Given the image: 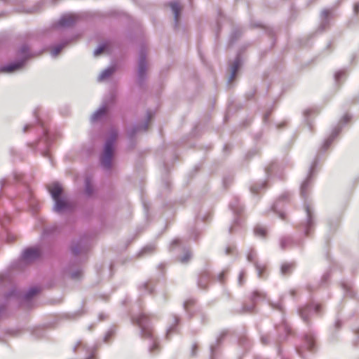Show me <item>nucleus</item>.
I'll return each instance as SVG.
<instances>
[{
	"label": "nucleus",
	"mask_w": 359,
	"mask_h": 359,
	"mask_svg": "<svg viewBox=\"0 0 359 359\" xmlns=\"http://www.w3.org/2000/svg\"><path fill=\"white\" fill-rule=\"evenodd\" d=\"M270 304H271V306L273 309H277V310L280 311L281 313L283 312V308L280 304L271 303Z\"/></svg>",
	"instance_id": "nucleus-53"
},
{
	"label": "nucleus",
	"mask_w": 359,
	"mask_h": 359,
	"mask_svg": "<svg viewBox=\"0 0 359 359\" xmlns=\"http://www.w3.org/2000/svg\"><path fill=\"white\" fill-rule=\"evenodd\" d=\"M316 348V336L315 334L309 331L304 334L303 344L296 348L297 354L302 358L306 359V356L304 354L305 351L313 352Z\"/></svg>",
	"instance_id": "nucleus-10"
},
{
	"label": "nucleus",
	"mask_w": 359,
	"mask_h": 359,
	"mask_svg": "<svg viewBox=\"0 0 359 359\" xmlns=\"http://www.w3.org/2000/svg\"><path fill=\"white\" fill-rule=\"evenodd\" d=\"M234 250H236V247L233 245H228L225 249L226 255H229L233 254Z\"/></svg>",
	"instance_id": "nucleus-51"
},
{
	"label": "nucleus",
	"mask_w": 359,
	"mask_h": 359,
	"mask_svg": "<svg viewBox=\"0 0 359 359\" xmlns=\"http://www.w3.org/2000/svg\"><path fill=\"white\" fill-rule=\"evenodd\" d=\"M290 193L285 192L280 196L278 199L272 205L271 210L278 214L279 217L282 219H285V214L281 210L282 203L289 201Z\"/></svg>",
	"instance_id": "nucleus-16"
},
{
	"label": "nucleus",
	"mask_w": 359,
	"mask_h": 359,
	"mask_svg": "<svg viewBox=\"0 0 359 359\" xmlns=\"http://www.w3.org/2000/svg\"><path fill=\"white\" fill-rule=\"evenodd\" d=\"M276 167V163H272L266 168V173L267 175H270L273 173L274 168Z\"/></svg>",
	"instance_id": "nucleus-49"
},
{
	"label": "nucleus",
	"mask_w": 359,
	"mask_h": 359,
	"mask_svg": "<svg viewBox=\"0 0 359 359\" xmlns=\"http://www.w3.org/2000/svg\"><path fill=\"white\" fill-rule=\"evenodd\" d=\"M253 27H263L266 29V32H269V34H272V30L271 29H269V28H266L264 27L261 23H256V24H252V25Z\"/></svg>",
	"instance_id": "nucleus-57"
},
{
	"label": "nucleus",
	"mask_w": 359,
	"mask_h": 359,
	"mask_svg": "<svg viewBox=\"0 0 359 359\" xmlns=\"http://www.w3.org/2000/svg\"><path fill=\"white\" fill-rule=\"evenodd\" d=\"M318 163V157H316L309 168L306 177L300 185V196L304 201L303 205L306 214V218L303 222H302L301 226L306 236L310 235V233L315 226L314 210L309 202V196L313 185L315 170Z\"/></svg>",
	"instance_id": "nucleus-1"
},
{
	"label": "nucleus",
	"mask_w": 359,
	"mask_h": 359,
	"mask_svg": "<svg viewBox=\"0 0 359 359\" xmlns=\"http://www.w3.org/2000/svg\"><path fill=\"white\" fill-rule=\"evenodd\" d=\"M194 303L195 301L194 299H188L183 303V306L186 312H187L188 313L190 312L189 306L194 305Z\"/></svg>",
	"instance_id": "nucleus-43"
},
{
	"label": "nucleus",
	"mask_w": 359,
	"mask_h": 359,
	"mask_svg": "<svg viewBox=\"0 0 359 359\" xmlns=\"http://www.w3.org/2000/svg\"><path fill=\"white\" fill-rule=\"evenodd\" d=\"M265 297V294L258 291L255 290L252 292V294L250 297V299L251 303L249 305L245 304L242 306L241 309L243 313H252L255 311L256 304L257 301L260 299H263Z\"/></svg>",
	"instance_id": "nucleus-15"
},
{
	"label": "nucleus",
	"mask_w": 359,
	"mask_h": 359,
	"mask_svg": "<svg viewBox=\"0 0 359 359\" xmlns=\"http://www.w3.org/2000/svg\"><path fill=\"white\" fill-rule=\"evenodd\" d=\"M269 336L266 334L261 333L260 334V341L261 343L264 345L269 344Z\"/></svg>",
	"instance_id": "nucleus-46"
},
{
	"label": "nucleus",
	"mask_w": 359,
	"mask_h": 359,
	"mask_svg": "<svg viewBox=\"0 0 359 359\" xmlns=\"http://www.w3.org/2000/svg\"><path fill=\"white\" fill-rule=\"evenodd\" d=\"M40 292V289L37 287H32L27 292L22 294L15 287H12L6 294L5 298L8 299L14 297L22 302H29Z\"/></svg>",
	"instance_id": "nucleus-9"
},
{
	"label": "nucleus",
	"mask_w": 359,
	"mask_h": 359,
	"mask_svg": "<svg viewBox=\"0 0 359 359\" xmlns=\"http://www.w3.org/2000/svg\"><path fill=\"white\" fill-rule=\"evenodd\" d=\"M270 115H271V111H267L264 114V115L263 116V121L264 123L268 122Z\"/></svg>",
	"instance_id": "nucleus-61"
},
{
	"label": "nucleus",
	"mask_w": 359,
	"mask_h": 359,
	"mask_svg": "<svg viewBox=\"0 0 359 359\" xmlns=\"http://www.w3.org/2000/svg\"><path fill=\"white\" fill-rule=\"evenodd\" d=\"M243 34V30L240 28H233L230 36L229 42L230 43H235Z\"/></svg>",
	"instance_id": "nucleus-30"
},
{
	"label": "nucleus",
	"mask_w": 359,
	"mask_h": 359,
	"mask_svg": "<svg viewBox=\"0 0 359 359\" xmlns=\"http://www.w3.org/2000/svg\"><path fill=\"white\" fill-rule=\"evenodd\" d=\"M107 110V109L105 106H102L92 114L91 120L95 121L100 119L105 115Z\"/></svg>",
	"instance_id": "nucleus-29"
},
{
	"label": "nucleus",
	"mask_w": 359,
	"mask_h": 359,
	"mask_svg": "<svg viewBox=\"0 0 359 359\" xmlns=\"http://www.w3.org/2000/svg\"><path fill=\"white\" fill-rule=\"evenodd\" d=\"M295 267L294 262H285L280 266V273L282 276L290 275Z\"/></svg>",
	"instance_id": "nucleus-26"
},
{
	"label": "nucleus",
	"mask_w": 359,
	"mask_h": 359,
	"mask_svg": "<svg viewBox=\"0 0 359 359\" xmlns=\"http://www.w3.org/2000/svg\"><path fill=\"white\" fill-rule=\"evenodd\" d=\"M242 65V57L240 53H238L234 59V61L231 66V74L228 79V83L231 82V81L235 78L236 74L238 73L239 69L241 68Z\"/></svg>",
	"instance_id": "nucleus-20"
},
{
	"label": "nucleus",
	"mask_w": 359,
	"mask_h": 359,
	"mask_svg": "<svg viewBox=\"0 0 359 359\" xmlns=\"http://www.w3.org/2000/svg\"><path fill=\"white\" fill-rule=\"evenodd\" d=\"M353 10H354V13L355 14H357V15L359 14V2L354 5Z\"/></svg>",
	"instance_id": "nucleus-64"
},
{
	"label": "nucleus",
	"mask_w": 359,
	"mask_h": 359,
	"mask_svg": "<svg viewBox=\"0 0 359 359\" xmlns=\"http://www.w3.org/2000/svg\"><path fill=\"white\" fill-rule=\"evenodd\" d=\"M256 252L253 250H250V252L247 255V259L249 262H252L254 264L257 276L259 278L263 277V273L265 270L264 266H261L256 260Z\"/></svg>",
	"instance_id": "nucleus-19"
},
{
	"label": "nucleus",
	"mask_w": 359,
	"mask_h": 359,
	"mask_svg": "<svg viewBox=\"0 0 359 359\" xmlns=\"http://www.w3.org/2000/svg\"><path fill=\"white\" fill-rule=\"evenodd\" d=\"M255 234L257 236L264 238L266 235V229L262 226H256L254 229Z\"/></svg>",
	"instance_id": "nucleus-39"
},
{
	"label": "nucleus",
	"mask_w": 359,
	"mask_h": 359,
	"mask_svg": "<svg viewBox=\"0 0 359 359\" xmlns=\"http://www.w3.org/2000/svg\"><path fill=\"white\" fill-rule=\"evenodd\" d=\"M154 290V288L149 281L142 283L139 285V290L142 294H152Z\"/></svg>",
	"instance_id": "nucleus-28"
},
{
	"label": "nucleus",
	"mask_w": 359,
	"mask_h": 359,
	"mask_svg": "<svg viewBox=\"0 0 359 359\" xmlns=\"http://www.w3.org/2000/svg\"><path fill=\"white\" fill-rule=\"evenodd\" d=\"M227 334L226 331H222L219 335L217 337L215 343L213 344H210V359H216V349L217 346L219 345L222 340L224 339L226 335Z\"/></svg>",
	"instance_id": "nucleus-22"
},
{
	"label": "nucleus",
	"mask_w": 359,
	"mask_h": 359,
	"mask_svg": "<svg viewBox=\"0 0 359 359\" xmlns=\"http://www.w3.org/2000/svg\"><path fill=\"white\" fill-rule=\"evenodd\" d=\"M82 271L81 269H76L72 271L70 274L71 278L74 280L79 279L81 277Z\"/></svg>",
	"instance_id": "nucleus-45"
},
{
	"label": "nucleus",
	"mask_w": 359,
	"mask_h": 359,
	"mask_svg": "<svg viewBox=\"0 0 359 359\" xmlns=\"http://www.w3.org/2000/svg\"><path fill=\"white\" fill-rule=\"evenodd\" d=\"M173 320H174V324L172 325L171 326H170L168 328L167 332H166V337L168 339L169 338V336L171 333L176 332L177 325H178V323H180V318L176 315L173 316Z\"/></svg>",
	"instance_id": "nucleus-34"
},
{
	"label": "nucleus",
	"mask_w": 359,
	"mask_h": 359,
	"mask_svg": "<svg viewBox=\"0 0 359 359\" xmlns=\"http://www.w3.org/2000/svg\"><path fill=\"white\" fill-rule=\"evenodd\" d=\"M116 332V329L114 326L111 327L103 337V341L109 343L111 338L113 337Z\"/></svg>",
	"instance_id": "nucleus-36"
},
{
	"label": "nucleus",
	"mask_w": 359,
	"mask_h": 359,
	"mask_svg": "<svg viewBox=\"0 0 359 359\" xmlns=\"http://www.w3.org/2000/svg\"><path fill=\"white\" fill-rule=\"evenodd\" d=\"M85 194L88 196H91L94 192V187L89 177H86L84 180Z\"/></svg>",
	"instance_id": "nucleus-31"
},
{
	"label": "nucleus",
	"mask_w": 359,
	"mask_h": 359,
	"mask_svg": "<svg viewBox=\"0 0 359 359\" xmlns=\"http://www.w3.org/2000/svg\"><path fill=\"white\" fill-rule=\"evenodd\" d=\"M48 191L54 202L52 208L54 212L64 214L74 211L76 205L64 196L63 187L59 182H54Z\"/></svg>",
	"instance_id": "nucleus-2"
},
{
	"label": "nucleus",
	"mask_w": 359,
	"mask_h": 359,
	"mask_svg": "<svg viewBox=\"0 0 359 359\" xmlns=\"http://www.w3.org/2000/svg\"><path fill=\"white\" fill-rule=\"evenodd\" d=\"M312 113V110L311 109H306L304 111V117H305V121H306V123L309 128L310 130H311V123L309 122V121L307 119L308 116Z\"/></svg>",
	"instance_id": "nucleus-48"
},
{
	"label": "nucleus",
	"mask_w": 359,
	"mask_h": 359,
	"mask_svg": "<svg viewBox=\"0 0 359 359\" xmlns=\"http://www.w3.org/2000/svg\"><path fill=\"white\" fill-rule=\"evenodd\" d=\"M83 348L86 350V352L88 353V355L84 359H97L95 357V351H96V347L94 346L91 348H86V346H83Z\"/></svg>",
	"instance_id": "nucleus-40"
},
{
	"label": "nucleus",
	"mask_w": 359,
	"mask_h": 359,
	"mask_svg": "<svg viewBox=\"0 0 359 359\" xmlns=\"http://www.w3.org/2000/svg\"><path fill=\"white\" fill-rule=\"evenodd\" d=\"M351 119V116L349 114H345L342 118V121L344 124H346Z\"/></svg>",
	"instance_id": "nucleus-58"
},
{
	"label": "nucleus",
	"mask_w": 359,
	"mask_h": 359,
	"mask_svg": "<svg viewBox=\"0 0 359 359\" xmlns=\"http://www.w3.org/2000/svg\"><path fill=\"white\" fill-rule=\"evenodd\" d=\"M191 257V252L189 250H185L183 256L180 258L181 263L185 264L189 262Z\"/></svg>",
	"instance_id": "nucleus-42"
},
{
	"label": "nucleus",
	"mask_w": 359,
	"mask_h": 359,
	"mask_svg": "<svg viewBox=\"0 0 359 359\" xmlns=\"http://www.w3.org/2000/svg\"><path fill=\"white\" fill-rule=\"evenodd\" d=\"M224 276H225V272H224V271L221 272V273H219V274H218V276H217V280H218V281H219L221 283H224Z\"/></svg>",
	"instance_id": "nucleus-59"
},
{
	"label": "nucleus",
	"mask_w": 359,
	"mask_h": 359,
	"mask_svg": "<svg viewBox=\"0 0 359 359\" xmlns=\"http://www.w3.org/2000/svg\"><path fill=\"white\" fill-rule=\"evenodd\" d=\"M151 114L148 111L147 112L146 120L142 123H135L127 130V137L129 141L130 147L133 148L135 145V137L137 133L147 131L149 127V123L151 119Z\"/></svg>",
	"instance_id": "nucleus-8"
},
{
	"label": "nucleus",
	"mask_w": 359,
	"mask_h": 359,
	"mask_svg": "<svg viewBox=\"0 0 359 359\" xmlns=\"http://www.w3.org/2000/svg\"><path fill=\"white\" fill-rule=\"evenodd\" d=\"M117 132L111 130L109 137L106 140L102 153L100 156V164L107 169L110 170L112 167V159L115 151V142L117 138Z\"/></svg>",
	"instance_id": "nucleus-6"
},
{
	"label": "nucleus",
	"mask_w": 359,
	"mask_h": 359,
	"mask_svg": "<svg viewBox=\"0 0 359 359\" xmlns=\"http://www.w3.org/2000/svg\"><path fill=\"white\" fill-rule=\"evenodd\" d=\"M131 322L133 324L137 325L140 327V334L141 337L149 340V353L151 354L158 353L160 351L158 342L153 334L152 327L148 316L144 313H141L137 316H132Z\"/></svg>",
	"instance_id": "nucleus-3"
},
{
	"label": "nucleus",
	"mask_w": 359,
	"mask_h": 359,
	"mask_svg": "<svg viewBox=\"0 0 359 359\" xmlns=\"http://www.w3.org/2000/svg\"><path fill=\"white\" fill-rule=\"evenodd\" d=\"M229 208L235 217L233 219V224L231 225L229 229V233H232L236 230V227L240 224L241 219L239 216L243 211V207L241 205L238 197L235 196L229 203Z\"/></svg>",
	"instance_id": "nucleus-11"
},
{
	"label": "nucleus",
	"mask_w": 359,
	"mask_h": 359,
	"mask_svg": "<svg viewBox=\"0 0 359 359\" xmlns=\"http://www.w3.org/2000/svg\"><path fill=\"white\" fill-rule=\"evenodd\" d=\"M293 243V238L290 236L282 237L280 239V247L282 250L286 249L288 246L291 245Z\"/></svg>",
	"instance_id": "nucleus-32"
},
{
	"label": "nucleus",
	"mask_w": 359,
	"mask_h": 359,
	"mask_svg": "<svg viewBox=\"0 0 359 359\" xmlns=\"http://www.w3.org/2000/svg\"><path fill=\"white\" fill-rule=\"evenodd\" d=\"M180 244V240L178 238L174 239L170 245V250H172L175 246H178Z\"/></svg>",
	"instance_id": "nucleus-52"
},
{
	"label": "nucleus",
	"mask_w": 359,
	"mask_h": 359,
	"mask_svg": "<svg viewBox=\"0 0 359 359\" xmlns=\"http://www.w3.org/2000/svg\"><path fill=\"white\" fill-rule=\"evenodd\" d=\"M34 120L32 123H27L23 127V133H27L29 129L35 128L36 126H38V130L41 135L38 147H40L41 143L44 144L45 148L43 149L41 151V155L43 157L50 158V154L48 151V148L50 147L52 142H53V138L52 135L49 133L48 130L45 128L43 123L40 120L38 114L37 109H35L33 112Z\"/></svg>",
	"instance_id": "nucleus-5"
},
{
	"label": "nucleus",
	"mask_w": 359,
	"mask_h": 359,
	"mask_svg": "<svg viewBox=\"0 0 359 359\" xmlns=\"http://www.w3.org/2000/svg\"><path fill=\"white\" fill-rule=\"evenodd\" d=\"M356 335L355 339L353 341V345L358 346L359 345V328H356L353 330Z\"/></svg>",
	"instance_id": "nucleus-50"
},
{
	"label": "nucleus",
	"mask_w": 359,
	"mask_h": 359,
	"mask_svg": "<svg viewBox=\"0 0 359 359\" xmlns=\"http://www.w3.org/2000/svg\"><path fill=\"white\" fill-rule=\"evenodd\" d=\"M76 19L72 15H63L60 17L57 22L53 24V27L55 28L57 27H67L74 25Z\"/></svg>",
	"instance_id": "nucleus-17"
},
{
	"label": "nucleus",
	"mask_w": 359,
	"mask_h": 359,
	"mask_svg": "<svg viewBox=\"0 0 359 359\" xmlns=\"http://www.w3.org/2000/svg\"><path fill=\"white\" fill-rule=\"evenodd\" d=\"M270 115H271V111H267L264 114V115L263 116V121L264 123L268 122Z\"/></svg>",
	"instance_id": "nucleus-60"
},
{
	"label": "nucleus",
	"mask_w": 359,
	"mask_h": 359,
	"mask_svg": "<svg viewBox=\"0 0 359 359\" xmlns=\"http://www.w3.org/2000/svg\"><path fill=\"white\" fill-rule=\"evenodd\" d=\"M169 6L170 9L174 15V26L175 28L178 27L180 22V18L181 14V7L178 2L177 1H170L169 2Z\"/></svg>",
	"instance_id": "nucleus-21"
},
{
	"label": "nucleus",
	"mask_w": 359,
	"mask_h": 359,
	"mask_svg": "<svg viewBox=\"0 0 359 359\" xmlns=\"http://www.w3.org/2000/svg\"><path fill=\"white\" fill-rule=\"evenodd\" d=\"M238 344L241 346L245 348L249 344L248 337L246 336L241 337L238 339Z\"/></svg>",
	"instance_id": "nucleus-44"
},
{
	"label": "nucleus",
	"mask_w": 359,
	"mask_h": 359,
	"mask_svg": "<svg viewBox=\"0 0 359 359\" xmlns=\"http://www.w3.org/2000/svg\"><path fill=\"white\" fill-rule=\"evenodd\" d=\"M210 274L208 271H204L199 276L198 285L201 289L205 290L208 287V283L210 280Z\"/></svg>",
	"instance_id": "nucleus-24"
},
{
	"label": "nucleus",
	"mask_w": 359,
	"mask_h": 359,
	"mask_svg": "<svg viewBox=\"0 0 359 359\" xmlns=\"http://www.w3.org/2000/svg\"><path fill=\"white\" fill-rule=\"evenodd\" d=\"M330 272L325 273L322 276L321 283H325L327 281V280L330 278Z\"/></svg>",
	"instance_id": "nucleus-56"
},
{
	"label": "nucleus",
	"mask_w": 359,
	"mask_h": 359,
	"mask_svg": "<svg viewBox=\"0 0 359 359\" xmlns=\"http://www.w3.org/2000/svg\"><path fill=\"white\" fill-rule=\"evenodd\" d=\"M41 256V251L37 248L29 247L25 248L20 257V262L26 264H29Z\"/></svg>",
	"instance_id": "nucleus-13"
},
{
	"label": "nucleus",
	"mask_w": 359,
	"mask_h": 359,
	"mask_svg": "<svg viewBox=\"0 0 359 359\" xmlns=\"http://www.w3.org/2000/svg\"><path fill=\"white\" fill-rule=\"evenodd\" d=\"M341 287H342V289L344 290L345 295L348 296L350 297H355V292L353 291L351 285H350L348 283H343L341 284Z\"/></svg>",
	"instance_id": "nucleus-35"
},
{
	"label": "nucleus",
	"mask_w": 359,
	"mask_h": 359,
	"mask_svg": "<svg viewBox=\"0 0 359 359\" xmlns=\"http://www.w3.org/2000/svg\"><path fill=\"white\" fill-rule=\"evenodd\" d=\"M17 58L8 64L0 66V72L6 74H12L22 70L28 60L34 55L27 43L22 44L16 50Z\"/></svg>",
	"instance_id": "nucleus-4"
},
{
	"label": "nucleus",
	"mask_w": 359,
	"mask_h": 359,
	"mask_svg": "<svg viewBox=\"0 0 359 359\" xmlns=\"http://www.w3.org/2000/svg\"><path fill=\"white\" fill-rule=\"evenodd\" d=\"M345 75V72L343 70L338 71L334 74V80L337 83L339 82L341 78Z\"/></svg>",
	"instance_id": "nucleus-47"
},
{
	"label": "nucleus",
	"mask_w": 359,
	"mask_h": 359,
	"mask_svg": "<svg viewBox=\"0 0 359 359\" xmlns=\"http://www.w3.org/2000/svg\"><path fill=\"white\" fill-rule=\"evenodd\" d=\"M147 50L144 46L139 50L137 62V74L136 82L140 87H143L147 79Z\"/></svg>",
	"instance_id": "nucleus-7"
},
{
	"label": "nucleus",
	"mask_w": 359,
	"mask_h": 359,
	"mask_svg": "<svg viewBox=\"0 0 359 359\" xmlns=\"http://www.w3.org/2000/svg\"><path fill=\"white\" fill-rule=\"evenodd\" d=\"M89 238L86 236H81L76 241H73L70 246L72 255L77 256L85 253L88 250Z\"/></svg>",
	"instance_id": "nucleus-14"
},
{
	"label": "nucleus",
	"mask_w": 359,
	"mask_h": 359,
	"mask_svg": "<svg viewBox=\"0 0 359 359\" xmlns=\"http://www.w3.org/2000/svg\"><path fill=\"white\" fill-rule=\"evenodd\" d=\"M154 250V245H148L144 247L137 254L138 257H142L144 255L151 253Z\"/></svg>",
	"instance_id": "nucleus-38"
},
{
	"label": "nucleus",
	"mask_w": 359,
	"mask_h": 359,
	"mask_svg": "<svg viewBox=\"0 0 359 359\" xmlns=\"http://www.w3.org/2000/svg\"><path fill=\"white\" fill-rule=\"evenodd\" d=\"M197 351H198V345H197V344L195 343L192 345L191 351V355L193 357L196 356L197 354Z\"/></svg>",
	"instance_id": "nucleus-54"
},
{
	"label": "nucleus",
	"mask_w": 359,
	"mask_h": 359,
	"mask_svg": "<svg viewBox=\"0 0 359 359\" xmlns=\"http://www.w3.org/2000/svg\"><path fill=\"white\" fill-rule=\"evenodd\" d=\"M320 305L318 304L311 303L306 304L303 306H299L297 312L301 318L306 323H309V317L319 314L320 313Z\"/></svg>",
	"instance_id": "nucleus-12"
},
{
	"label": "nucleus",
	"mask_w": 359,
	"mask_h": 359,
	"mask_svg": "<svg viewBox=\"0 0 359 359\" xmlns=\"http://www.w3.org/2000/svg\"><path fill=\"white\" fill-rule=\"evenodd\" d=\"M267 187L266 182H261L259 183H257L251 186L250 191L254 194H259L261 189H264Z\"/></svg>",
	"instance_id": "nucleus-33"
},
{
	"label": "nucleus",
	"mask_w": 359,
	"mask_h": 359,
	"mask_svg": "<svg viewBox=\"0 0 359 359\" xmlns=\"http://www.w3.org/2000/svg\"><path fill=\"white\" fill-rule=\"evenodd\" d=\"M244 276H245V271H241L239 273V276H238V284L240 285H243V283Z\"/></svg>",
	"instance_id": "nucleus-55"
},
{
	"label": "nucleus",
	"mask_w": 359,
	"mask_h": 359,
	"mask_svg": "<svg viewBox=\"0 0 359 359\" xmlns=\"http://www.w3.org/2000/svg\"><path fill=\"white\" fill-rule=\"evenodd\" d=\"M108 45L106 43L100 44L93 51L94 56H98L101 53L107 49Z\"/></svg>",
	"instance_id": "nucleus-41"
},
{
	"label": "nucleus",
	"mask_w": 359,
	"mask_h": 359,
	"mask_svg": "<svg viewBox=\"0 0 359 359\" xmlns=\"http://www.w3.org/2000/svg\"><path fill=\"white\" fill-rule=\"evenodd\" d=\"M82 345L81 341H78L76 345L73 347V351L76 352L78 347Z\"/></svg>",
	"instance_id": "nucleus-63"
},
{
	"label": "nucleus",
	"mask_w": 359,
	"mask_h": 359,
	"mask_svg": "<svg viewBox=\"0 0 359 359\" xmlns=\"http://www.w3.org/2000/svg\"><path fill=\"white\" fill-rule=\"evenodd\" d=\"M282 323H283L282 325L276 326V327L278 332H280V330H283L284 332L283 334H279L278 339V342L285 340L287 338V337L290 334V327L286 324L284 318H283Z\"/></svg>",
	"instance_id": "nucleus-23"
},
{
	"label": "nucleus",
	"mask_w": 359,
	"mask_h": 359,
	"mask_svg": "<svg viewBox=\"0 0 359 359\" xmlns=\"http://www.w3.org/2000/svg\"><path fill=\"white\" fill-rule=\"evenodd\" d=\"M342 323L341 320L337 319L335 322L334 327L337 330H339L341 327Z\"/></svg>",
	"instance_id": "nucleus-62"
},
{
	"label": "nucleus",
	"mask_w": 359,
	"mask_h": 359,
	"mask_svg": "<svg viewBox=\"0 0 359 359\" xmlns=\"http://www.w3.org/2000/svg\"><path fill=\"white\" fill-rule=\"evenodd\" d=\"M67 44V41H64L55 46L51 50V55L53 57L57 56L61 52V50L66 46Z\"/></svg>",
	"instance_id": "nucleus-37"
},
{
	"label": "nucleus",
	"mask_w": 359,
	"mask_h": 359,
	"mask_svg": "<svg viewBox=\"0 0 359 359\" xmlns=\"http://www.w3.org/2000/svg\"><path fill=\"white\" fill-rule=\"evenodd\" d=\"M331 11L329 9H324L320 13L321 22L319 27L320 31H324L327 26L329 25V16Z\"/></svg>",
	"instance_id": "nucleus-25"
},
{
	"label": "nucleus",
	"mask_w": 359,
	"mask_h": 359,
	"mask_svg": "<svg viewBox=\"0 0 359 359\" xmlns=\"http://www.w3.org/2000/svg\"><path fill=\"white\" fill-rule=\"evenodd\" d=\"M341 128H342V126H337L332 129L330 135L326 140H325V141L322 145L321 151L323 152L326 151V150L330 147V146L332 144V142L334 140V139L338 136V135L341 132Z\"/></svg>",
	"instance_id": "nucleus-18"
},
{
	"label": "nucleus",
	"mask_w": 359,
	"mask_h": 359,
	"mask_svg": "<svg viewBox=\"0 0 359 359\" xmlns=\"http://www.w3.org/2000/svg\"><path fill=\"white\" fill-rule=\"evenodd\" d=\"M116 67L115 66L108 67L100 73L98 77V80L103 81L110 77L116 72Z\"/></svg>",
	"instance_id": "nucleus-27"
}]
</instances>
